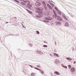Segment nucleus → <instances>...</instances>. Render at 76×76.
<instances>
[{"instance_id": "f257e3e1", "label": "nucleus", "mask_w": 76, "mask_h": 76, "mask_svg": "<svg viewBox=\"0 0 76 76\" xmlns=\"http://www.w3.org/2000/svg\"><path fill=\"white\" fill-rule=\"evenodd\" d=\"M35 12L36 13H38V15L36 16V18H41L43 16L41 11L36 10Z\"/></svg>"}, {"instance_id": "f03ea898", "label": "nucleus", "mask_w": 76, "mask_h": 76, "mask_svg": "<svg viewBox=\"0 0 76 76\" xmlns=\"http://www.w3.org/2000/svg\"><path fill=\"white\" fill-rule=\"evenodd\" d=\"M25 2L27 3V7L30 10H31V7H32V4L30 3H31L28 1H25Z\"/></svg>"}, {"instance_id": "7ed1b4c3", "label": "nucleus", "mask_w": 76, "mask_h": 76, "mask_svg": "<svg viewBox=\"0 0 76 76\" xmlns=\"http://www.w3.org/2000/svg\"><path fill=\"white\" fill-rule=\"evenodd\" d=\"M53 13H54V15H53V18H55V19H56L57 18H58V15H57V13H56L54 11H53Z\"/></svg>"}, {"instance_id": "20e7f679", "label": "nucleus", "mask_w": 76, "mask_h": 76, "mask_svg": "<svg viewBox=\"0 0 76 76\" xmlns=\"http://www.w3.org/2000/svg\"><path fill=\"white\" fill-rule=\"evenodd\" d=\"M45 19L46 20H51L53 19V18L51 17L48 16L47 17L45 18Z\"/></svg>"}, {"instance_id": "39448f33", "label": "nucleus", "mask_w": 76, "mask_h": 76, "mask_svg": "<svg viewBox=\"0 0 76 76\" xmlns=\"http://www.w3.org/2000/svg\"><path fill=\"white\" fill-rule=\"evenodd\" d=\"M36 6H40V5H41V3H39V2H36V3L35 4Z\"/></svg>"}, {"instance_id": "423d86ee", "label": "nucleus", "mask_w": 76, "mask_h": 76, "mask_svg": "<svg viewBox=\"0 0 76 76\" xmlns=\"http://www.w3.org/2000/svg\"><path fill=\"white\" fill-rule=\"evenodd\" d=\"M56 25L61 26V23L60 22H56Z\"/></svg>"}, {"instance_id": "0eeeda50", "label": "nucleus", "mask_w": 76, "mask_h": 76, "mask_svg": "<svg viewBox=\"0 0 76 76\" xmlns=\"http://www.w3.org/2000/svg\"><path fill=\"white\" fill-rule=\"evenodd\" d=\"M56 18L58 20H59V21H62V18L60 17V16H58Z\"/></svg>"}, {"instance_id": "6e6552de", "label": "nucleus", "mask_w": 76, "mask_h": 76, "mask_svg": "<svg viewBox=\"0 0 76 76\" xmlns=\"http://www.w3.org/2000/svg\"><path fill=\"white\" fill-rule=\"evenodd\" d=\"M71 72H72V73H73L75 72V68L74 67H73L72 68L70 69Z\"/></svg>"}, {"instance_id": "1a4fd4ad", "label": "nucleus", "mask_w": 76, "mask_h": 76, "mask_svg": "<svg viewBox=\"0 0 76 76\" xmlns=\"http://www.w3.org/2000/svg\"><path fill=\"white\" fill-rule=\"evenodd\" d=\"M42 8H39V7H37L36 9L37 10V11H42L43 10V9H42Z\"/></svg>"}, {"instance_id": "9d476101", "label": "nucleus", "mask_w": 76, "mask_h": 76, "mask_svg": "<svg viewBox=\"0 0 76 76\" xmlns=\"http://www.w3.org/2000/svg\"><path fill=\"white\" fill-rule=\"evenodd\" d=\"M54 73L55 74V75H60V72L57 71H55Z\"/></svg>"}, {"instance_id": "9b49d317", "label": "nucleus", "mask_w": 76, "mask_h": 76, "mask_svg": "<svg viewBox=\"0 0 76 76\" xmlns=\"http://www.w3.org/2000/svg\"><path fill=\"white\" fill-rule=\"evenodd\" d=\"M25 10H26V11H27L29 13H30V14H32L33 13L31 11L27 9H25Z\"/></svg>"}, {"instance_id": "f8f14e48", "label": "nucleus", "mask_w": 76, "mask_h": 76, "mask_svg": "<svg viewBox=\"0 0 76 76\" xmlns=\"http://www.w3.org/2000/svg\"><path fill=\"white\" fill-rule=\"evenodd\" d=\"M53 55L55 56H56V57H60V56H59L58 54L56 53H54Z\"/></svg>"}, {"instance_id": "ddd939ff", "label": "nucleus", "mask_w": 76, "mask_h": 76, "mask_svg": "<svg viewBox=\"0 0 76 76\" xmlns=\"http://www.w3.org/2000/svg\"><path fill=\"white\" fill-rule=\"evenodd\" d=\"M65 26H66V27H69V23L67 22L65 23L64 25Z\"/></svg>"}, {"instance_id": "4468645a", "label": "nucleus", "mask_w": 76, "mask_h": 76, "mask_svg": "<svg viewBox=\"0 0 76 76\" xmlns=\"http://www.w3.org/2000/svg\"><path fill=\"white\" fill-rule=\"evenodd\" d=\"M40 52L41 50H38L36 51V53L38 54H40Z\"/></svg>"}, {"instance_id": "2eb2a0df", "label": "nucleus", "mask_w": 76, "mask_h": 76, "mask_svg": "<svg viewBox=\"0 0 76 76\" xmlns=\"http://www.w3.org/2000/svg\"><path fill=\"white\" fill-rule=\"evenodd\" d=\"M42 3V4L44 7L45 6H46V4L45 3V2L43 1Z\"/></svg>"}, {"instance_id": "dca6fc26", "label": "nucleus", "mask_w": 76, "mask_h": 76, "mask_svg": "<svg viewBox=\"0 0 76 76\" xmlns=\"http://www.w3.org/2000/svg\"><path fill=\"white\" fill-rule=\"evenodd\" d=\"M40 73H42V75H43V74H44V71H43L40 70V71H39Z\"/></svg>"}, {"instance_id": "f3484780", "label": "nucleus", "mask_w": 76, "mask_h": 76, "mask_svg": "<svg viewBox=\"0 0 76 76\" xmlns=\"http://www.w3.org/2000/svg\"><path fill=\"white\" fill-rule=\"evenodd\" d=\"M21 4H22V5H23V6H25V4H26V3H25L24 2H21Z\"/></svg>"}, {"instance_id": "a211bd4d", "label": "nucleus", "mask_w": 76, "mask_h": 76, "mask_svg": "<svg viewBox=\"0 0 76 76\" xmlns=\"http://www.w3.org/2000/svg\"><path fill=\"white\" fill-rule=\"evenodd\" d=\"M14 1H15V3H17V4L18 3H19V1H18L16 0H14Z\"/></svg>"}, {"instance_id": "6ab92c4d", "label": "nucleus", "mask_w": 76, "mask_h": 76, "mask_svg": "<svg viewBox=\"0 0 76 76\" xmlns=\"http://www.w3.org/2000/svg\"><path fill=\"white\" fill-rule=\"evenodd\" d=\"M48 7L50 9V10H53V8H52V7H51V6H49Z\"/></svg>"}, {"instance_id": "aec40b11", "label": "nucleus", "mask_w": 76, "mask_h": 76, "mask_svg": "<svg viewBox=\"0 0 76 76\" xmlns=\"http://www.w3.org/2000/svg\"><path fill=\"white\" fill-rule=\"evenodd\" d=\"M63 16L64 17V19H66V20H67V18L66 17V16L65 15H63Z\"/></svg>"}, {"instance_id": "412c9836", "label": "nucleus", "mask_w": 76, "mask_h": 76, "mask_svg": "<svg viewBox=\"0 0 76 76\" xmlns=\"http://www.w3.org/2000/svg\"><path fill=\"white\" fill-rule=\"evenodd\" d=\"M62 66L64 67V68H65V69H67V66H64L63 65H62Z\"/></svg>"}, {"instance_id": "4be33fe9", "label": "nucleus", "mask_w": 76, "mask_h": 76, "mask_svg": "<svg viewBox=\"0 0 76 76\" xmlns=\"http://www.w3.org/2000/svg\"><path fill=\"white\" fill-rule=\"evenodd\" d=\"M66 59L67 60H72V59L70 58H66Z\"/></svg>"}, {"instance_id": "5701e85b", "label": "nucleus", "mask_w": 76, "mask_h": 76, "mask_svg": "<svg viewBox=\"0 0 76 76\" xmlns=\"http://www.w3.org/2000/svg\"><path fill=\"white\" fill-rule=\"evenodd\" d=\"M68 67H69V68L70 69L71 68V67H72V66H71V65H68Z\"/></svg>"}, {"instance_id": "b1692460", "label": "nucleus", "mask_w": 76, "mask_h": 76, "mask_svg": "<svg viewBox=\"0 0 76 76\" xmlns=\"http://www.w3.org/2000/svg\"><path fill=\"white\" fill-rule=\"evenodd\" d=\"M55 9H56L57 11H58V10L57 9V8L56 7H55Z\"/></svg>"}, {"instance_id": "393cba45", "label": "nucleus", "mask_w": 76, "mask_h": 76, "mask_svg": "<svg viewBox=\"0 0 76 76\" xmlns=\"http://www.w3.org/2000/svg\"><path fill=\"white\" fill-rule=\"evenodd\" d=\"M31 76H35V74L34 73H32L31 74Z\"/></svg>"}, {"instance_id": "a878e982", "label": "nucleus", "mask_w": 76, "mask_h": 76, "mask_svg": "<svg viewBox=\"0 0 76 76\" xmlns=\"http://www.w3.org/2000/svg\"><path fill=\"white\" fill-rule=\"evenodd\" d=\"M54 62H55V64H57V62L58 61H56V60H55L54 61Z\"/></svg>"}, {"instance_id": "bb28decb", "label": "nucleus", "mask_w": 76, "mask_h": 76, "mask_svg": "<svg viewBox=\"0 0 76 76\" xmlns=\"http://www.w3.org/2000/svg\"><path fill=\"white\" fill-rule=\"evenodd\" d=\"M43 47H48V46H47V45H43Z\"/></svg>"}, {"instance_id": "cd10ccee", "label": "nucleus", "mask_w": 76, "mask_h": 76, "mask_svg": "<svg viewBox=\"0 0 76 76\" xmlns=\"http://www.w3.org/2000/svg\"><path fill=\"white\" fill-rule=\"evenodd\" d=\"M45 7V10H47L48 9H47V7L46 6H45L44 7Z\"/></svg>"}, {"instance_id": "c85d7f7f", "label": "nucleus", "mask_w": 76, "mask_h": 76, "mask_svg": "<svg viewBox=\"0 0 76 76\" xmlns=\"http://www.w3.org/2000/svg\"><path fill=\"white\" fill-rule=\"evenodd\" d=\"M51 5L53 7H54V5L53 4H51Z\"/></svg>"}, {"instance_id": "c756f323", "label": "nucleus", "mask_w": 76, "mask_h": 76, "mask_svg": "<svg viewBox=\"0 0 76 76\" xmlns=\"http://www.w3.org/2000/svg\"><path fill=\"white\" fill-rule=\"evenodd\" d=\"M29 66H30L31 68H34V66H32L30 65H29Z\"/></svg>"}, {"instance_id": "7c9ffc66", "label": "nucleus", "mask_w": 76, "mask_h": 76, "mask_svg": "<svg viewBox=\"0 0 76 76\" xmlns=\"http://www.w3.org/2000/svg\"><path fill=\"white\" fill-rule=\"evenodd\" d=\"M36 32L37 34H39V32L38 31H37Z\"/></svg>"}, {"instance_id": "2f4dec72", "label": "nucleus", "mask_w": 76, "mask_h": 76, "mask_svg": "<svg viewBox=\"0 0 76 76\" xmlns=\"http://www.w3.org/2000/svg\"><path fill=\"white\" fill-rule=\"evenodd\" d=\"M29 45L31 47H32V44H29Z\"/></svg>"}, {"instance_id": "473e14b6", "label": "nucleus", "mask_w": 76, "mask_h": 76, "mask_svg": "<svg viewBox=\"0 0 76 76\" xmlns=\"http://www.w3.org/2000/svg\"><path fill=\"white\" fill-rule=\"evenodd\" d=\"M37 67H40V65H38L37 66Z\"/></svg>"}, {"instance_id": "72a5a7b5", "label": "nucleus", "mask_w": 76, "mask_h": 76, "mask_svg": "<svg viewBox=\"0 0 76 76\" xmlns=\"http://www.w3.org/2000/svg\"><path fill=\"white\" fill-rule=\"evenodd\" d=\"M58 13L59 15H61V12H60V11H58Z\"/></svg>"}, {"instance_id": "f704fd0d", "label": "nucleus", "mask_w": 76, "mask_h": 76, "mask_svg": "<svg viewBox=\"0 0 76 76\" xmlns=\"http://www.w3.org/2000/svg\"><path fill=\"white\" fill-rule=\"evenodd\" d=\"M21 24L22 25L23 28H25V26H23V24H22V23H21Z\"/></svg>"}, {"instance_id": "c9c22d12", "label": "nucleus", "mask_w": 76, "mask_h": 76, "mask_svg": "<svg viewBox=\"0 0 76 76\" xmlns=\"http://www.w3.org/2000/svg\"><path fill=\"white\" fill-rule=\"evenodd\" d=\"M40 54H42V51L40 50Z\"/></svg>"}, {"instance_id": "e433bc0d", "label": "nucleus", "mask_w": 76, "mask_h": 76, "mask_svg": "<svg viewBox=\"0 0 76 76\" xmlns=\"http://www.w3.org/2000/svg\"><path fill=\"white\" fill-rule=\"evenodd\" d=\"M37 70H39V71H40V69L38 68H37Z\"/></svg>"}, {"instance_id": "4c0bfd02", "label": "nucleus", "mask_w": 76, "mask_h": 76, "mask_svg": "<svg viewBox=\"0 0 76 76\" xmlns=\"http://www.w3.org/2000/svg\"><path fill=\"white\" fill-rule=\"evenodd\" d=\"M37 70H39V71H40V69L38 68H37Z\"/></svg>"}, {"instance_id": "58836bf2", "label": "nucleus", "mask_w": 76, "mask_h": 76, "mask_svg": "<svg viewBox=\"0 0 76 76\" xmlns=\"http://www.w3.org/2000/svg\"><path fill=\"white\" fill-rule=\"evenodd\" d=\"M13 18H15V19H16V17H13V18H12V19H13Z\"/></svg>"}, {"instance_id": "ea45409f", "label": "nucleus", "mask_w": 76, "mask_h": 76, "mask_svg": "<svg viewBox=\"0 0 76 76\" xmlns=\"http://www.w3.org/2000/svg\"><path fill=\"white\" fill-rule=\"evenodd\" d=\"M47 5H48V7H49V6H50V4H48Z\"/></svg>"}, {"instance_id": "a19ab883", "label": "nucleus", "mask_w": 76, "mask_h": 76, "mask_svg": "<svg viewBox=\"0 0 76 76\" xmlns=\"http://www.w3.org/2000/svg\"><path fill=\"white\" fill-rule=\"evenodd\" d=\"M45 21L46 22H47V23L48 22V21L45 20Z\"/></svg>"}, {"instance_id": "79ce46f5", "label": "nucleus", "mask_w": 76, "mask_h": 76, "mask_svg": "<svg viewBox=\"0 0 76 76\" xmlns=\"http://www.w3.org/2000/svg\"><path fill=\"white\" fill-rule=\"evenodd\" d=\"M76 61H74V64H75V63H76Z\"/></svg>"}, {"instance_id": "37998d69", "label": "nucleus", "mask_w": 76, "mask_h": 76, "mask_svg": "<svg viewBox=\"0 0 76 76\" xmlns=\"http://www.w3.org/2000/svg\"><path fill=\"white\" fill-rule=\"evenodd\" d=\"M34 69H36V70H37V68L35 67V68H34Z\"/></svg>"}, {"instance_id": "c03bdc74", "label": "nucleus", "mask_w": 76, "mask_h": 76, "mask_svg": "<svg viewBox=\"0 0 76 76\" xmlns=\"http://www.w3.org/2000/svg\"><path fill=\"white\" fill-rule=\"evenodd\" d=\"M50 56H53V55H51V54H50Z\"/></svg>"}, {"instance_id": "a18cd8bd", "label": "nucleus", "mask_w": 76, "mask_h": 76, "mask_svg": "<svg viewBox=\"0 0 76 76\" xmlns=\"http://www.w3.org/2000/svg\"><path fill=\"white\" fill-rule=\"evenodd\" d=\"M8 22H7L5 23H8Z\"/></svg>"}, {"instance_id": "49530a36", "label": "nucleus", "mask_w": 76, "mask_h": 76, "mask_svg": "<svg viewBox=\"0 0 76 76\" xmlns=\"http://www.w3.org/2000/svg\"><path fill=\"white\" fill-rule=\"evenodd\" d=\"M72 50H73H73H74V48H73L72 49Z\"/></svg>"}, {"instance_id": "de8ad7c7", "label": "nucleus", "mask_w": 76, "mask_h": 76, "mask_svg": "<svg viewBox=\"0 0 76 76\" xmlns=\"http://www.w3.org/2000/svg\"><path fill=\"white\" fill-rule=\"evenodd\" d=\"M55 44L56 45V42H55Z\"/></svg>"}, {"instance_id": "09e8293b", "label": "nucleus", "mask_w": 76, "mask_h": 76, "mask_svg": "<svg viewBox=\"0 0 76 76\" xmlns=\"http://www.w3.org/2000/svg\"><path fill=\"white\" fill-rule=\"evenodd\" d=\"M44 43H46V42H44Z\"/></svg>"}, {"instance_id": "8fccbe9b", "label": "nucleus", "mask_w": 76, "mask_h": 76, "mask_svg": "<svg viewBox=\"0 0 76 76\" xmlns=\"http://www.w3.org/2000/svg\"><path fill=\"white\" fill-rule=\"evenodd\" d=\"M24 28H25V29H26V27H24Z\"/></svg>"}, {"instance_id": "3c124183", "label": "nucleus", "mask_w": 76, "mask_h": 76, "mask_svg": "<svg viewBox=\"0 0 76 76\" xmlns=\"http://www.w3.org/2000/svg\"><path fill=\"white\" fill-rule=\"evenodd\" d=\"M20 1H22V0H20Z\"/></svg>"}, {"instance_id": "603ef678", "label": "nucleus", "mask_w": 76, "mask_h": 76, "mask_svg": "<svg viewBox=\"0 0 76 76\" xmlns=\"http://www.w3.org/2000/svg\"><path fill=\"white\" fill-rule=\"evenodd\" d=\"M38 0V1H39V0Z\"/></svg>"}, {"instance_id": "864d4df0", "label": "nucleus", "mask_w": 76, "mask_h": 76, "mask_svg": "<svg viewBox=\"0 0 76 76\" xmlns=\"http://www.w3.org/2000/svg\"><path fill=\"white\" fill-rule=\"evenodd\" d=\"M72 17H74V16H72Z\"/></svg>"}, {"instance_id": "5fc2aeb1", "label": "nucleus", "mask_w": 76, "mask_h": 76, "mask_svg": "<svg viewBox=\"0 0 76 76\" xmlns=\"http://www.w3.org/2000/svg\"><path fill=\"white\" fill-rule=\"evenodd\" d=\"M22 23H23V22H22Z\"/></svg>"}, {"instance_id": "6e6d98bb", "label": "nucleus", "mask_w": 76, "mask_h": 76, "mask_svg": "<svg viewBox=\"0 0 76 76\" xmlns=\"http://www.w3.org/2000/svg\"><path fill=\"white\" fill-rule=\"evenodd\" d=\"M54 3H55L54 2Z\"/></svg>"}, {"instance_id": "4d7b16f0", "label": "nucleus", "mask_w": 76, "mask_h": 76, "mask_svg": "<svg viewBox=\"0 0 76 76\" xmlns=\"http://www.w3.org/2000/svg\"><path fill=\"white\" fill-rule=\"evenodd\" d=\"M52 1L53 2V1Z\"/></svg>"}]
</instances>
